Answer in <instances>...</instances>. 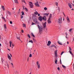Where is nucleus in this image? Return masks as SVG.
I'll list each match as a JSON object with an SVG mask.
<instances>
[{"mask_svg": "<svg viewBox=\"0 0 74 74\" xmlns=\"http://www.w3.org/2000/svg\"><path fill=\"white\" fill-rule=\"evenodd\" d=\"M58 70H60V68L59 67L58 68Z\"/></svg>", "mask_w": 74, "mask_h": 74, "instance_id": "56", "label": "nucleus"}, {"mask_svg": "<svg viewBox=\"0 0 74 74\" xmlns=\"http://www.w3.org/2000/svg\"><path fill=\"white\" fill-rule=\"evenodd\" d=\"M35 5L37 7H40V5L38 4V2L37 1H36V3H35Z\"/></svg>", "mask_w": 74, "mask_h": 74, "instance_id": "6", "label": "nucleus"}, {"mask_svg": "<svg viewBox=\"0 0 74 74\" xmlns=\"http://www.w3.org/2000/svg\"><path fill=\"white\" fill-rule=\"evenodd\" d=\"M25 10V11H26V12H27L28 11V9L26 8H25L24 9Z\"/></svg>", "mask_w": 74, "mask_h": 74, "instance_id": "25", "label": "nucleus"}, {"mask_svg": "<svg viewBox=\"0 0 74 74\" xmlns=\"http://www.w3.org/2000/svg\"><path fill=\"white\" fill-rule=\"evenodd\" d=\"M52 15L51 14H50L49 18H52Z\"/></svg>", "mask_w": 74, "mask_h": 74, "instance_id": "28", "label": "nucleus"}, {"mask_svg": "<svg viewBox=\"0 0 74 74\" xmlns=\"http://www.w3.org/2000/svg\"><path fill=\"white\" fill-rule=\"evenodd\" d=\"M42 20L44 21H47V19H46V16H44L42 17Z\"/></svg>", "mask_w": 74, "mask_h": 74, "instance_id": "9", "label": "nucleus"}, {"mask_svg": "<svg viewBox=\"0 0 74 74\" xmlns=\"http://www.w3.org/2000/svg\"><path fill=\"white\" fill-rule=\"evenodd\" d=\"M8 14H9V15H11V12H10L9 11H8Z\"/></svg>", "mask_w": 74, "mask_h": 74, "instance_id": "29", "label": "nucleus"}, {"mask_svg": "<svg viewBox=\"0 0 74 74\" xmlns=\"http://www.w3.org/2000/svg\"><path fill=\"white\" fill-rule=\"evenodd\" d=\"M62 66L63 67V68H64V69H66V67L65 66L63 65H62Z\"/></svg>", "mask_w": 74, "mask_h": 74, "instance_id": "37", "label": "nucleus"}, {"mask_svg": "<svg viewBox=\"0 0 74 74\" xmlns=\"http://www.w3.org/2000/svg\"><path fill=\"white\" fill-rule=\"evenodd\" d=\"M56 4L57 5V6H58V2H56Z\"/></svg>", "mask_w": 74, "mask_h": 74, "instance_id": "45", "label": "nucleus"}, {"mask_svg": "<svg viewBox=\"0 0 74 74\" xmlns=\"http://www.w3.org/2000/svg\"><path fill=\"white\" fill-rule=\"evenodd\" d=\"M4 29H7V27H6V24H5L4 25Z\"/></svg>", "mask_w": 74, "mask_h": 74, "instance_id": "27", "label": "nucleus"}, {"mask_svg": "<svg viewBox=\"0 0 74 74\" xmlns=\"http://www.w3.org/2000/svg\"><path fill=\"white\" fill-rule=\"evenodd\" d=\"M60 64H62V61L61 60V59L60 60Z\"/></svg>", "mask_w": 74, "mask_h": 74, "instance_id": "57", "label": "nucleus"}, {"mask_svg": "<svg viewBox=\"0 0 74 74\" xmlns=\"http://www.w3.org/2000/svg\"><path fill=\"white\" fill-rule=\"evenodd\" d=\"M23 9H25V8H24L25 7V6H23Z\"/></svg>", "mask_w": 74, "mask_h": 74, "instance_id": "61", "label": "nucleus"}, {"mask_svg": "<svg viewBox=\"0 0 74 74\" xmlns=\"http://www.w3.org/2000/svg\"><path fill=\"white\" fill-rule=\"evenodd\" d=\"M10 64H11V65H12V67H13V68H14V64H13L12 63H11Z\"/></svg>", "mask_w": 74, "mask_h": 74, "instance_id": "35", "label": "nucleus"}, {"mask_svg": "<svg viewBox=\"0 0 74 74\" xmlns=\"http://www.w3.org/2000/svg\"><path fill=\"white\" fill-rule=\"evenodd\" d=\"M54 47V48H56V49H57V47H56V46H55Z\"/></svg>", "mask_w": 74, "mask_h": 74, "instance_id": "52", "label": "nucleus"}, {"mask_svg": "<svg viewBox=\"0 0 74 74\" xmlns=\"http://www.w3.org/2000/svg\"><path fill=\"white\" fill-rule=\"evenodd\" d=\"M58 8L59 12H60V7H58Z\"/></svg>", "mask_w": 74, "mask_h": 74, "instance_id": "41", "label": "nucleus"}, {"mask_svg": "<svg viewBox=\"0 0 74 74\" xmlns=\"http://www.w3.org/2000/svg\"><path fill=\"white\" fill-rule=\"evenodd\" d=\"M47 22L48 24H50V23H51V18H49L48 19Z\"/></svg>", "mask_w": 74, "mask_h": 74, "instance_id": "8", "label": "nucleus"}, {"mask_svg": "<svg viewBox=\"0 0 74 74\" xmlns=\"http://www.w3.org/2000/svg\"><path fill=\"white\" fill-rule=\"evenodd\" d=\"M36 64L38 69H40V63L38 61H37L36 62Z\"/></svg>", "mask_w": 74, "mask_h": 74, "instance_id": "3", "label": "nucleus"}, {"mask_svg": "<svg viewBox=\"0 0 74 74\" xmlns=\"http://www.w3.org/2000/svg\"><path fill=\"white\" fill-rule=\"evenodd\" d=\"M64 52L62 51V52H61V53L60 54V55H62V54H63V53H64Z\"/></svg>", "mask_w": 74, "mask_h": 74, "instance_id": "48", "label": "nucleus"}, {"mask_svg": "<svg viewBox=\"0 0 74 74\" xmlns=\"http://www.w3.org/2000/svg\"><path fill=\"white\" fill-rule=\"evenodd\" d=\"M21 32H22V33H23V32H24L23 30H21Z\"/></svg>", "mask_w": 74, "mask_h": 74, "instance_id": "58", "label": "nucleus"}, {"mask_svg": "<svg viewBox=\"0 0 74 74\" xmlns=\"http://www.w3.org/2000/svg\"><path fill=\"white\" fill-rule=\"evenodd\" d=\"M12 46H13V47H14V44H12Z\"/></svg>", "mask_w": 74, "mask_h": 74, "instance_id": "59", "label": "nucleus"}, {"mask_svg": "<svg viewBox=\"0 0 74 74\" xmlns=\"http://www.w3.org/2000/svg\"><path fill=\"white\" fill-rule=\"evenodd\" d=\"M58 23L59 24L62 23V18L61 17L58 19Z\"/></svg>", "mask_w": 74, "mask_h": 74, "instance_id": "1", "label": "nucleus"}, {"mask_svg": "<svg viewBox=\"0 0 74 74\" xmlns=\"http://www.w3.org/2000/svg\"><path fill=\"white\" fill-rule=\"evenodd\" d=\"M57 62H58V60L56 59V61H55V63L56 64H57Z\"/></svg>", "mask_w": 74, "mask_h": 74, "instance_id": "31", "label": "nucleus"}, {"mask_svg": "<svg viewBox=\"0 0 74 74\" xmlns=\"http://www.w3.org/2000/svg\"><path fill=\"white\" fill-rule=\"evenodd\" d=\"M47 24V22H45L44 23V24H43V28H45V27H46V25Z\"/></svg>", "mask_w": 74, "mask_h": 74, "instance_id": "12", "label": "nucleus"}, {"mask_svg": "<svg viewBox=\"0 0 74 74\" xmlns=\"http://www.w3.org/2000/svg\"><path fill=\"white\" fill-rule=\"evenodd\" d=\"M68 5L70 8H72V6H71V5L70 3H68Z\"/></svg>", "mask_w": 74, "mask_h": 74, "instance_id": "14", "label": "nucleus"}, {"mask_svg": "<svg viewBox=\"0 0 74 74\" xmlns=\"http://www.w3.org/2000/svg\"><path fill=\"white\" fill-rule=\"evenodd\" d=\"M47 46H49L51 45V44H50V43H48V44L47 45Z\"/></svg>", "mask_w": 74, "mask_h": 74, "instance_id": "39", "label": "nucleus"}, {"mask_svg": "<svg viewBox=\"0 0 74 74\" xmlns=\"http://www.w3.org/2000/svg\"><path fill=\"white\" fill-rule=\"evenodd\" d=\"M66 19L68 23H70V19H69V17L68 16L66 18Z\"/></svg>", "mask_w": 74, "mask_h": 74, "instance_id": "10", "label": "nucleus"}, {"mask_svg": "<svg viewBox=\"0 0 74 74\" xmlns=\"http://www.w3.org/2000/svg\"><path fill=\"white\" fill-rule=\"evenodd\" d=\"M10 24H12V22L11 21H10Z\"/></svg>", "mask_w": 74, "mask_h": 74, "instance_id": "54", "label": "nucleus"}, {"mask_svg": "<svg viewBox=\"0 0 74 74\" xmlns=\"http://www.w3.org/2000/svg\"><path fill=\"white\" fill-rule=\"evenodd\" d=\"M29 42H31V43H33V41L32 40H30V41Z\"/></svg>", "mask_w": 74, "mask_h": 74, "instance_id": "34", "label": "nucleus"}, {"mask_svg": "<svg viewBox=\"0 0 74 74\" xmlns=\"http://www.w3.org/2000/svg\"><path fill=\"white\" fill-rule=\"evenodd\" d=\"M35 24H36L34 23L33 22L32 23V25H35Z\"/></svg>", "mask_w": 74, "mask_h": 74, "instance_id": "49", "label": "nucleus"}, {"mask_svg": "<svg viewBox=\"0 0 74 74\" xmlns=\"http://www.w3.org/2000/svg\"><path fill=\"white\" fill-rule=\"evenodd\" d=\"M58 44H59V45H63V44L60 43V42H59V41H58Z\"/></svg>", "mask_w": 74, "mask_h": 74, "instance_id": "21", "label": "nucleus"}, {"mask_svg": "<svg viewBox=\"0 0 74 74\" xmlns=\"http://www.w3.org/2000/svg\"><path fill=\"white\" fill-rule=\"evenodd\" d=\"M34 22L35 23H36V24H39V22H38V21H37V20L35 21V22Z\"/></svg>", "mask_w": 74, "mask_h": 74, "instance_id": "13", "label": "nucleus"}, {"mask_svg": "<svg viewBox=\"0 0 74 74\" xmlns=\"http://www.w3.org/2000/svg\"><path fill=\"white\" fill-rule=\"evenodd\" d=\"M67 44H69V42L68 41L67 42Z\"/></svg>", "mask_w": 74, "mask_h": 74, "instance_id": "63", "label": "nucleus"}, {"mask_svg": "<svg viewBox=\"0 0 74 74\" xmlns=\"http://www.w3.org/2000/svg\"><path fill=\"white\" fill-rule=\"evenodd\" d=\"M29 7L30 8H33V4L32 2H30L29 3Z\"/></svg>", "mask_w": 74, "mask_h": 74, "instance_id": "4", "label": "nucleus"}, {"mask_svg": "<svg viewBox=\"0 0 74 74\" xmlns=\"http://www.w3.org/2000/svg\"><path fill=\"white\" fill-rule=\"evenodd\" d=\"M22 2H24V3H25L26 4V2H25V0H22Z\"/></svg>", "mask_w": 74, "mask_h": 74, "instance_id": "47", "label": "nucleus"}, {"mask_svg": "<svg viewBox=\"0 0 74 74\" xmlns=\"http://www.w3.org/2000/svg\"><path fill=\"white\" fill-rule=\"evenodd\" d=\"M39 21H41V22L42 21V16H40L38 18Z\"/></svg>", "mask_w": 74, "mask_h": 74, "instance_id": "7", "label": "nucleus"}, {"mask_svg": "<svg viewBox=\"0 0 74 74\" xmlns=\"http://www.w3.org/2000/svg\"><path fill=\"white\" fill-rule=\"evenodd\" d=\"M37 26L39 30V33H40V32H41L42 31V30H43L42 28H41V27H40V26L39 25H37Z\"/></svg>", "mask_w": 74, "mask_h": 74, "instance_id": "2", "label": "nucleus"}, {"mask_svg": "<svg viewBox=\"0 0 74 74\" xmlns=\"http://www.w3.org/2000/svg\"><path fill=\"white\" fill-rule=\"evenodd\" d=\"M21 13L22 15H24L25 14V13L23 11Z\"/></svg>", "mask_w": 74, "mask_h": 74, "instance_id": "30", "label": "nucleus"}, {"mask_svg": "<svg viewBox=\"0 0 74 74\" xmlns=\"http://www.w3.org/2000/svg\"><path fill=\"white\" fill-rule=\"evenodd\" d=\"M32 19L33 21L34 22H35V21H36V20H37V18H36L35 17H34V16H32Z\"/></svg>", "mask_w": 74, "mask_h": 74, "instance_id": "11", "label": "nucleus"}, {"mask_svg": "<svg viewBox=\"0 0 74 74\" xmlns=\"http://www.w3.org/2000/svg\"><path fill=\"white\" fill-rule=\"evenodd\" d=\"M72 30H73V29L72 28H71V29H69V32H71V31Z\"/></svg>", "mask_w": 74, "mask_h": 74, "instance_id": "43", "label": "nucleus"}, {"mask_svg": "<svg viewBox=\"0 0 74 74\" xmlns=\"http://www.w3.org/2000/svg\"><path fill=\"white\" fill-rule=\"evenodd\" d=\"M10 55L11 57H12V55H11V53H10Z\"/></svg>", "mask_w": 74, "mask_h": 74, "instance_id": "62", "label": "nucleus"}, {"mask_svg": "<svg viewBox=\"0 0 74 74\" xmlns=\"http://www.w3.org/2000/svg\"><path fill=\"white\" fill-rule=\"evenodd\" d=\"M57 52H58V50H55V51L54 52L55 55L56 56V58H57V57H58Z\"/></svg>", "mask_w": 74, "mask_h": 74, "instance_id": "5", "label": "nucleus"}, {"mask_svg": "<svg viewBox=\"0 0 74 74\" xmlns=\"http://www.w3.org/2000/svg\"><path fill=\"white\" fill-rule=\"evenodd\" d=\"M48 43L50 44H51V41H48Z\"/></svg>", "mask_w": 74, "mask_h": 74, "instance_id": "44", "label": "nucleus"}, {"mask_svg": "<svg viewBox=\"0 0 74 74\" xmlns=\"http://www.w3.org/2000/svg\"><path fill=\"white\" fill-rule=\"evenodd\" d=\"M23 27H26V25L25 24H23Z\"/></svg>", "mask_w": 74, "mask_h": 74, "instance_id": "50", "label": "nucleus"}, {"mask_svg": "<svg viewBox=\"0 0 74 74\" xmlns=\"http://www.w3.org/2000/svg\"><path fill=\"white\" fill-rule=\"evenodd\" d=\"M63 14L64 15V16L66 17V15H65V14H64V12H62Z\"/></svg>", "mask_w": 74, "mask_h": 74, "instance_id": "51", "label": "nucleus"}, {"mask_svg": "<svg viewBox=\"0 0 74 74\" xmlns=\"http://www.w3.org/2000/svg\"><path fill=\"white\" fill-rule=\"evenodd\" d=\"M43 15H46V16H48V15H49V13H45L44 14H43Z\"/></svg>", "mask_w": 74, "mask_h": 74, "instance_id": "16", "label": "nucleus"}, {"mask_svg": "<svg viewBox=\"0 0 74 74\" xmlns=\"http://www.w3.org/2000/svg\"><path fill=\"white\" fill-rule=\"evenodd\" d=\"M21 19H22V18H23V16L21 15Z\"/></svg>", "mask_w": 74, "mask_h": 74, "instance_id": "55", "label": "nucleus"}, {"mask_svg": "<svg viewBox=\"0 0 74 74\" xmlns=\"http://www.w3.org/2000/svg\"><path fill=\"white\" fill-rule=\"evenodd\" d=\"M16 37L18 40H19L20 41H21V40L20 39V36H17Z\"/></svg>", "mask_w": 74, "mask_h": 74, "instance_id": "18", "label": "nucleus"}, {"mask_svg": "<svg viewBox=\"0 0 74 74\" xmlns=\"http://www.w3.org/2000/svg\"><path fill=\"white\" fill-rule=\"evenodd\" d=\"M27 36L28 37H29V38H31V37H30V35H29V34H28Z\"/></svg>", "mask_w": 74, "mask_h": 74, "instance_id": "36", "label": "nucleus"}, {"mask_svg": "<svg viewBox=\"0 0 74 74\" xmlns=\"http://www.w3.org/2000/svg\"><path fill=\"white\" fill-rule=\"evenodd\" d=\"M3 19L4 21H5V22H6V20H5V18L4 17H1Z\"/></svg>", "mask_w": 74, "mask_h": 74, "instance_id": "15", "label": "nucleus"}, {"mask_svg": "<svg viewBox=\"0 0 74 74\" xmlns=\"http://www.w3.org/2000/svg\"><path fill=\"white\" fill-rule=\"evenodd\" d=\"M69 49L70 50H71V51H72V50L71 49V48L70 47H69Z\"/></svg>", "mask_w": 74, "mask_h": 74, "instance_id": "53", "label": "nucleus"}, {"mask_svg": "<svg viewBox=\"0 0 74 74\" xmlns=\"http://www.w3.org/2000/svg\"><path fill=\"white\" fill-rule=\"evenodd\" d=\"M29 57V58H31V57H32V54H30Z\"/></svg>", "mask_w": 74, "mask_h": 74, "instance_id": "42", "label": "nucleus"}, {"mask_svg": "<svg viewBox=\"0 0 74 74\" xmlns=\"http://www.w3.org/2000/svg\"><path fill=\"white\" fill-rule=\"evenodd\" d=\"M73 41H74V38H73Z\"/></svg>", "mask_w": 74, "mask_h": 74, "instance_id": "64", "label": "nucleus"}, {"mask_svg": "<svg viewBox=\"0 0 74 74\" xmlns=\"http://www.w3.org/2000/svg\"><path fill=\"white\" fill-rule=\"evenodd\" d=\"M38 16H40V14H39L38 13Z\"/></svg>", "mask_w": 74, "mask_h": 74, "instance_id": "60", "label": "nucleus"}, {"mask_svg": "<svg viewBox=\"0 0 74 74\" xmlns=\"http://www.w3.org/2000/svg\"><path fill=\"white\" fill-rule=\"evenodd\" d=\"M35 15H37L38 14V12H36L34 13Z\"/></svg>", "mask_w": 74, "mask_h": 74, "instance_id": "33", "label": "nucleus"}, {"mask_svg": "<svg viewBox=\"0 0 74 74\" xmlns=\"http://www.w3.org/2000/svg\"><path fill=\"white\" fill-rule=\"evenodd\" d=\"M44 10H47V7H45L44 8Z\"/></svg>", "mask_w": 74, "mask_h": 74, "instance_id": "38", "label": "nucleus"}, {"mask_svg": "<svg viewBox=\"0 0 74 74\" xmlns=\"http://www.w3.org/2000/svg\"><path fill=\"white\" fill-rule=\"evenodd\" d=\"M69 52L71 54L72 53V52H71V51L69 50Z\"/></svg>", "mask_w": 74, "mask_h": 74, "instance_id": "46", "label": "nucleus"}, {"mask_svg": "<svg viewBox=\"0 0 74 74\" xmlns=\"http://www.w3.org/2000/svg\"><path fill=\"white\" fill-rule=\"evenodd\" d=\"M32 16H34H34L35 17H36V15H35V14H33Z\"/></svg>", "mask_w": 74, "mask_h": 74, "instance_id": "40", "label": "nucleus"}, {"mask_svg": "<svg viewBox=\"0 0 74 74\" xmlns=\"http://www.w3.org/2000/svg\"><path fill=\"white\" fill-rule=\"evenodd\" d=\"M12 42H11V41H10V47H12L11 46V44H12Z\"/></svg>", "mask_w": 74, "mask_h": 74, "instance_id": "17", "label": "nucleus"}, {"mask_svg": "<svg viewBox=\"0 0 74 74\" xmlns=\"http://www.w3.org/2000/svg\"><path fill=\"white\" fill-rule=\"evenodd\" d=\"M55 46L54 45H52L51 46H49V48H52V47H53Z\"/></svg>", "mask_w": 74, "mask_h": 74, "instance_id": "26", "label": "nucleus"}, {"mask_svg": "<svg viewBox=\"0 0 74 74\" xmlns=\"http://www.w3.org/2000/svg\"><path fill=\"white\" fill-rule=\"evenodd\" d=\"M31 35L32 36V37H35V36L34 34H33V33H31Z\"/></svg>", "mask_w": 74, "mask_h": 74, "instance_id": "24", "label": "nucleus"}, {"mask_svg": "<svg viewBox=\"0 0 74 74\" xmlns=\"http://www.w3.org/2000/svg\"><path fill=\"white\" fill-rule=\"evenodd\" d=\"M8 58L9 59V60H11V58L10 56H8Z\"/></svg>", "mask_w": 74, "mask_h": 74, "instance_id": "23", "label": "nucleus"}, {"mask_svg": "<svg viewBox=\"0 0 74 74\" xmlns=\"http://www.w3.org/2000/svg\"><path fill=\"white\" fill-rule=\"evenodd\" d=\"M2 8L3 9V10L5 11V8H4V6H1Z\"/></svg>", "mask_w": 74, "mask_h": 74, "instance_id": "19", "label": "nucleus"}, {"mask_svg": "<svg viewBox=\"0 0 74 74\" xmlns=\"http://www.w3.org/2000/svg\"><path fill=\"white\" fill-rule=\"evenodd\" d=\"M6 63H7V66H8V68H9V66L8 64V62H7V61H6Z\"/></svg>", "mask_w": 74, "mask_h": 74, "instance_id": "32", "label": "nucleus"}, {"mask_svg": "<svg viewBox=\"0 0 74 74\" xmlns=\"http://www.w3.org/2000/svg\"><path fill=\"white\" fill-rule=\"evenodd\" d=\"M33 40L34 42H37V41H36V40L35 38H33Z\"/></svg>", "mask_w": 74, "mask_h": 74, "instance_id": "22", "label": "nucleus"}, {"mask_svg": "<svg viewBox=\"0 0 74 74\" xmlns=\"http://www.w3.org/2000/svg\"><path fill=\"white\" fill-rule=\"evenodd\" d=\"M15 3H18V0H14Z\"/></svg>", "mask_w": 74, "mask_h": 74, "instance_id": "20", "label": "nucleus"}]
</instances>
